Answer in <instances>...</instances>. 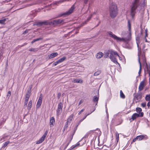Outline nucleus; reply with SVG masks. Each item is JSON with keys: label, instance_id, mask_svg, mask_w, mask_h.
Segmentation results:
<instances>
[{"label": "nucleus", "instance_id": "obj_34", "mask_svg": "<svg viewBox=\"0 0 150 150\" xmlns=\"http://www.w3.org/2000/svg\"><path fill=\"white\" fill-rule=\"evenodd\" d=\"M6 138L5 137H3L1 138H0V142H2L4 141V139Z\"/></svg>", "mask_w": 150, "mask_h": 150}, {"label": "nucleus", "instance_id": "obj_39", "mask_svg": "<svg viewBox=\"0 0 150 150\" xmlns=\"http://www.w3.org/2000/svg\"><path fill=\"white\" fill-rule=\"evenodd\" d=\"M42 38H37V39H34V40H35V41L36 42V41H38L42 40Z\"/></svg>", "mask_w": 150, "mask_h": 150}, {"label": "nucleus", "instance_id": "obj_5", "mask_svg": "<svg viewBox=\"0 0 150 150\" xmlns=\"http://www.w3.org/2000/svg\"><path fill=\"white\" fill-rule=\"evenodd\" d=\"M144 113L143 112H141V113H135L132 116L130 119L131 121H132L139 117H142L143 116Z\"/></svg>", "mask_w": 150, "mask_h": 150}, {"label": "nucleus", "instance_id": "obj_20", "mask_svg": "<svg viewBox=\"0 0 150 150\" xmlns=\"http://www.w3.org/2000/svg\"><path fill=\"white\" fill-rule=\"evenodd\" d=\"M66 57H63L60 59H59L58 60H57L58 63L59 64L63 62V61L65 60L66 59Z\"/></svg>", "mask_w": 150, "mask_h": 150}, {"label": "nucleus", "instance_id": "obj_26", "mask_svg": "<svg viewBox=\"0 0 150 150\" xmlns=\"http://www.w3.org/2000/svg\"><path fill=\"white\" fill-rule=\"evenodd\" d=\"M145 99L147 101H150V95H146L145 97Z\"/></svg>", "mask_w": 150, "mask_h": 150}, {"label": "nucleus", "instance_id": "obj_7", "mask_svg": "<svg viewBox=\"0 0 150 150\" xmlns=\"http://www.w3.org/2000/svg\"><path fill=\"white\" fill-rule=\"evenodd\" d=\"M48 132V130H47L42 137L38 141H37L36 144H39L42 143L45 140Z\"/></svg>", "mask_w": 150, "mask_h": 150}, {"label": "nucleus", "instance_id": "obj_64", "mask_svg": "<svg viewBox=\"0 0 150 150\" xmlns=\"http://www.w3.org/2000/svg\"><path fill=\"white\" fill-rule=\"evenodd\" d=\"M117 115H114V117H115V116H117Z\"/></svg>", "mask_w": 150, "mask_h": 150}, {"label": "nucleus", "instance_id": "obj_4", "mask_svg": "<svg viewBox=\"0 0 150 150\" xmlns=\"http://www.w3.org/2000/svg\"><path fill=\"white\" fill-rule=\"evenodd\" d=\"M139 0H135L132 3L131 7V15L133 17L136 13V10L138 7Z\"/></svg>", "mask_w": 150, "mask_h": 150}, {"label": "nucleus", "instance_id": "obj_51", "mask_svg": "<svg viewBox=\"0 0 150 150\" xmlns=\"http://www.w3.org/2000/svg\"><path fill=\"white\" fill-rule=\"evenodd\" d=\"M8 93L7 95V96H10L11 94V92L10 91H8Z\"/></svg>", "mask_w": 150, "mask_h": 150}, {"label": "nucleus", "instance_id": "obj_8", "mask_svg": "<svg viewBox=\"0 0 150 150\" xmlns=\"http://www.w3.org/2000/svg\"><path fill=\"white\" fill-rule=\"evenodd\" d=\"M42 94H40L37 104V108H39L40 107L42 103Z\"/></svg>", "mask_w": 150, "mask_h": 150}, {"label": "nucleus", "instance_id": "obj_16", "mask_svg": "<svg viewBox=\"0 0 150 150\" xmlns=\"http://www.w3.org/2000/svg\"><path fill=\"white\" fill-rule=\"evenodd\" d=\"M83 139V138H82V139H81L80 141L79 142L77 143L75 145H74L73 146H72L71 147V149H73L75 147H76L78 146H82L83 145V144H81L79 142H81V141Z\"/></svg>", "mask_w": 150, "mask_h": 150}, {"label": "nucleus", "instance_id": "obj_52", "mask_svg": "<svg viewBox=\"0 0 150 150\" xmlns=\"http://www.w3.org/2000/svg\"><path fill=\"white\" fill-rule=\"evenodd\" d=\"M143 61L144 63H146V61H145V57H144L143 58Z\"/></svg>", "mask_w": 150, "mask_h": 150}, {"label": "nucleus", "instance_id": "obj_40", "mask_svg": "<svg viewBox=\"0 0 150 150\" xmlns=\"http://www.w3.org/2000/svg\"><path fill=\"white\" fill-rule=\"evenodd\" d=\"M83 102V100H81L78 103V105H80Z\"/></svg>", "mask_w": 150, "mask_h": 150}, {"label": "nucleus", "instance_id": "obj_57", "mask_svg": "<svg viewBox=\"0 0 150 150\" xmlns=\"http://www.w3.org/2000/svg\"><path fill=\"white\" fill-rule=\"evenodd\" d=\"M147 36H148V33H145V35L144 37L145 38H146V37H147Z\"/></svg>", "mask_w": 150, "mask_h": 150}, {"label": "nucleus", "instance_id": "obj_38", "mask_svg": "<svg viewBox=\"0 0 150 150\" xmlns=\"http://www.w3.org/2000/svg\"><path fill=\"white\" fill-rule=\"evenodd\" d=\"M145 0H144V1L143 3L142 4H140L141 7H144L145 6Z\"/></svg>", "mask_w": 150, "mask_h": 150}, {"label": "nucleus", "instance_id": "obj_19", "mask_svg": "<svg viewBox=\"0 0 150 150\" xmlns=\"http://www.w3.org/2000/svg\"><path fill=\"white\" fill-rule=\"evenodd\" d=\"M32 103L33 101L32 100H30L29 101L27 106V109L28 110H30V109H31L32 107Z\"/></svg>", "mask_w": 150, "mask_h": 150}, {"label": "nucleus", "instance_id": "obj_58", "mask_svg": "<svg viewBox=\"0 0 150 150\" xmlns=\"http://www.w3.org/2000/svg\"><path fill=\"white\" fill-rule=\"evenodd\" d=\"M69 143H70L68 142V144H67V145L66 146V147H65V148H64V149H65L66 148H67V147L68 146V145L69 144Z\"/></svg>", "mask_w": 150, "mask_h": 150}, {"label": "nucleus", "instance_id": "obj_29", "mask_svg": "<svg viewBox=\"0 0 150 150\" xmlns=\"http://www.w3.org/2000/svg\"><path fill=\"white\" fill-rule=\"evenodd\" d=\"M101 71L100 70H98L95 72L94 74V76H97L99 75Z\"/></svg>", "mask_w": 150, "mask_h": 150}, {"label": "nucleus", "instance_id": "obj_36", "mask_svg": "<svg viewBox=\"0 0 150 150\" xmlns=\"http://www.w3.org/2000/svg\"><path fill=\"white\" fill-rule=\"evenodd\" d=\"M59 63H58L57 61H56L53 64V66H55L56 65H57V64H59Z\"/></svg>", "mask_w": 150, "mask_h": 150}, {"label": "nucleus", "instance_id": "obj_32", "mask_svg": "<svg viewBox=\"0 0 150 150\" xmlns=\"http://www.w3.org/2000/svg\"><path fill=\"white\" fill-rule=\"evenodd\" d=\"M116 138V140L117 142H118L119 140V134L118 133H116L115 134Z\"/></svg>", "mask_w": 150, "mask_h": 150}, {"label": "nucleus", "instance_id": "obj_24", "mask_svg": "<svg viewBox=\"0 0 150 150\" xmlns=\"http://www.w3.org/2000/svg\"><path fill=\"white\" fill-rule=\"evenodd\" d=\"M62 107L63 104L62 103L60 102L58 105V109L62 110Z\"/></svg>", "mask_w": 150, "mask_h": 150}, {"label": "nucleus", "instance_id": "obj_9", "mask_svg": "<svg viewBox=\"0 0 150 150\" xmlns=\"http://www.w3.org/2000/svg\"><path fill=\"white\" fill-rule=\"evenodd\" d=\"M142 96L140 94H137L134 97V99L136 100V102H138L142 98Z\"/></svg>", "mask_w": 150, "mask_h": 150}, {"label": "nucleus", "instance_id": "obj_2", "mask_svg": "<svg viewBox=\"0 0 150 150\" xmlns=\"http://www.w3.org/2000/svg\"><path fill=\"white\" fill-rule=\"evenodd\" d=\"M105 57L106 58L109 57L113 62L115 64L117 63L119 66L120 64L117 62V59L118 58L120 60H122L121 57H120L117 52L112 50L107 51L106 52V56Z\"/></svg>", "mask_w": 150, "mask_h": 150}, {"label": "nucleus", "instance_id": "obj_42", "mask_svg": "<svg viewBox=\"0 0 150 150\" xmlns=\"http://www.w3.org/2000/svg\"><path fill=\"white\" fill-rule=\"evenodd\" d=\"M84 120V119H83V118L81 119L79 121V122L78 124V125H77V127L78 126V125L81 123V122H82Z\"/></svg>", "mask_w": 150, "mask_h": 150}, {"label": "nucleus", "instance_id": "obj_28", "mask_svg": "<svg viewBox=\"0 0 150 150\" xmlns=\"http://www.w3.org/2000/svg\"><path fill=\"white\" fill-rule=\"evenodd\" d=\"M147 72L149 74V79H150V66L147 67Z\"/></svg>", "mask_w": 150, "mask_h": 150}, {"label": "nucleus", "instance_id": "obj_15", "mask_svg": "<svg viewBox=\"0 0 150 150\" xmlns=\"http://www.w3.org/2000/svg\"><path fill=\"white\" fill-rule=\"evenodd\" d=\"M103 55V53L101 52L98 53L96 55V57L97 59H100L102 57Z\"/></svg>", "mask_w": 150, "mask_h": 150}, {"label": "nucleus", "instance_id": "obj_30", "mask_svg": "<svg viewBox=\"0 0 150 150\" xmlns=\"http://www.w3.org/2000/svg\"><path fill=\"white\" fill-rule=\"evenodd\" d=\"M62 111V110L61 109H57V115L58 116H59L61 113Z\"/></svg>", "mask_w": 150, "mask_h": 150}, {"label": "nucleus", "instance_id": "obj_55", "mask_svg": "<svg viewBox=\"0 0 150 150\" xmlns=\"http://www.w3.org/2000/svg\"><path fill=\"white\" fill-rule=\"evenodd\" d=\"M137 140V139H136V138H134V139H133V142H135L136 141V140Z\"/></svg>", "mask_w": 150, "mask_h": 150}, {"label": "nucleus", "instance_id": "obj_59", "mask_svg": "<svg viewBox=\"0 0 150 150\" xmlns=\"http://www.w3.org/2000/svg\"><path fill=\"white\" fill-rule=\"evenodd\" d=\"M35 42V40L34 39L31 42V43L32 44H33V43H34V42Z\"/></svg>", "mask_w": 150, "mask_h": 150}, {"label": "nucleus", "instance_id": "obj_10", "mask_svg": "<svg viewBox=\"0 0 150 150\" xmlns=\"http://www.w3.org/2000/svg\"><path fill=\"white\" fill-rule=\"evenodd\" d=\"M145 82L144 81H142L141 82L139 86V90L140 91L142 90L144 88L145 86Z\"/></svg>", "mask_w": 150, "mask_h": 150}, {"label": "nucleus", "instance_id": "obj_45", "mask_svg": "<svg viewBox=\"0 0 150 150\" xmlns=\"http://www.w3.org/2000/svg\"><path fill=\"white\" fill-rule=\"evenodd\" d=\"M27 101H24V106L26 107L27 106V105L28 103Z\"/></svg>", "mask_w": 150, "mask_h": 150}, {"label": "nucleus", "instance_id": "obj_25", "mask_svg": "<svg viewBox=\"0 0 150 150\" xmlns=\"http://www.w3.org/2000/svg\"><path fill=\"white\" fill-rule=\"evenodd\" d=\"M6 19L4 18L3 19L0 20V24L4 25L5 24V22L6 21Z\"/></svg>", "mask_w": 150, "mask_h": 150}, {"label": "nucleus", "instance_id": "obj_23", "mask_svg": "<svg viewBox=\"0 0 150 150\" xmlns=\"http://www.w3.org/2000/svg\"><path fill=\"white\" fill-rule=\"evenodd\" d=\"M120 96L121 98H125V95L123 93L122 90H120Z\"/></svg>", "mask_w": 150, "mask_h": 150}, {"label": "nucleus", "instance_id": "obj_13", "mask_svg": "<svg viewBox=\"0 0 150 150\" xmlns=\"http://www.w3.org/2000/svg\"><path fill=\"white\" fill-rule=\"evenodd\" d=\"M72 81L74 83H83L82 80L81 79H74Z\"/></svg>", "mask_w": 150, "mask_h": 150}, {"label": "nucleus", "instance_id": "obj_31", "mask_svg": "<svg viewBox=\"0 0 150 150\" xmlns=\"http://www.w3.org/2000/svg\"><path fill=\"white\" fill-rule=\"evenodd\" d=\"M9 143V141H8L5 142L3 144L4 145L2 146V148L6 147V146Z\"/></svg>", "mask_w": 150, "mask_h": 150}, {"label": "nucleus", "instance_id": "obj_44", "mask_svg": "<svg viewBox=\"0 0 150 150\" xmlns=\"http://www.w3.org/2000/svg\"><path fill=\"white\" fill-rule=\"evenodd\" d=\"M61 94L60 93H59L57 95V97L58 99H59L61 96Z\"/></svg>", "mask_w": 150, "mask_h": 150}, {"label": "nucleus", "instance_id": "obj_48", "mask_svg": "<svg viewBox=\"0 0 150 150\" xmlns=\"http://www.w3.org/2000/svg\"><path fill=\"white\" fill-rule=\"evenodd\" d=\"M70 123H67V122L65 124V127L67 128L68 126V125Z\"/></svg>", "mask_w": 150, "mask_h": 150}, {"label": "nucleus", "instance_id": "obj_60", "mask_svg": "<svg viewBox=\"0 0 150 150\" xmlns=\"http://www.w3.org/2000/svg\"><path fill=\"white\" fill-rule=\"evenodd\" d=\"M147 29H146V30H145V33H147Z\"/></svg>", "mask_w": 150, "mask_h": 150}, {"label": "nucleus", "instance_id": "obj_54", "mask_svg": "<svg viewBox=\"0 0 150 150\" xmlns=\"http://www.w3.org/2000/svg\"><path fill=\"white\" fill-rule=\"evenodd\" d=\"M69 0H61L60 1V2H63L64 1H68Z\"/></svg>", "mask_w": 150, "mask_h": 150}, {"label": "nucleus", "instance_id": "obj_1", "mask_svg": "<svg viewBox=\"0 0 150 150\" xmlns=\"http://www.w3.org/2000/svg\"><path fill=\"white\" fill-rule=\"evenodd\" d=\"M128 31H123L121 34L122 36V38H120L113 34L112 32H110L108 33V35L109 37L112 38L115 40L117 42H127L130 40L131 38V23L129 20L128 21Z\"/></svg>", "mask_w": 150, "mask_h": 150}, {"label": "nucleus", "instance_id": "obj_37", "mask_svg": "<svg viewBox=\"0 0 150 150\" xmlns=\"http://www.w3.org/2000/svg\"><path fill=\"white\" fill-rule=\"evenodd\" d=\"M44 22H39L37 23L36 25H41L43 24Z\"/></svg>", "mask_w": 150, "mask_h": 150}, {"label": "nucleus", "instance_id": "obj_56", "mask_svg": "<svg viewBox=\"0 0 150 150\" xmlns=\"http://www.w3.org/2000/svg\"><path fill=\"white\" fill-rule=\"evenodd\" d=\"M88 1V0H84V3L85 4H86Z\"/></svg>", "mask_w": 150, "mask_h": 150}, {"label": "nucleus", "instance_id": "obj_11", "mask_svg": "<svg viewBox=\"0 0 150 150\" xmlns=\"http://www.w3.org/2000/svg\"><path fill=\"white\" fill-rule=\"evenodd\" d=\"M55 123V120L54 117H52L50 118V127H53Z\"/></svg>", "mask_w": 150, "mask_h": 150}, {"label": "nucleus", "instance_id": "obj_61", "mask_svg": "<svg viewBox=\"0 0 150 150\" xmlns=\"http://www.w3.org/2000/svg\"><path fill=\"white\" fill-rule=\"evenodd\" d=\"M87 115H86L85 116V117H84V118H83V119H85L86 118V117H87Z\"/></svg>", "mask_w": 150, "mask_h": 150}, {"label": "nucleus", "instance_id": "obj_6", "mask_svg": "<svg viewBox=\"0 0 150 150\" xmlns=\"http://www.w3.org/2000/svg\"><path fill=\"white\" fill-rule=\"evenodd\" d=\"M75 7L74 5H73L68 11L65 13L62 14L61 16H68L71 14L74 11Z\"/></svg>", "mask_w": 150, "mask_h": 150}, {"label": "nucleus", "instance_id": "obj_18", "mask_svg": "<svg viewBox=\"0 0 150 150\" xmlns=\"http://www.w3.org/2000/svg\"><path fill=\"white\" fill-rule=\"evenodd\" d=\"M98 99H99L98 97L97 96H94L93 97V102L94 103H95V102L96 103V104L95 105V106H96V105H97L98 102Z\"/></svg>", "mask_w": 150, "mask_h": 150}, {"label": "nucleus", "instance_id": "obj_14", "mask_svg": "<svg viewBox=\"0 0 150 150\" xmlns=\"http://www.w3.org/2000/svg\"><path fill=\"white\" fill-rule=\"evenodd\" d=\"M140 54V53H138V57H139L138 60H139V65H140L139 69V72H138V74H139V76L140 75V74H141V70H142L141 64V62H140V57H139V54Z\"/></svg>", "mask_w": 150, "mask_h": 150}, {"label": "nucleus", "instance_id": "obj_17", "mask_svg": "<svg viewBox=\"0 0 150 150\" xmlns=\"http://www.w3.org/2000/svg\"><path fill=\"white\" fill-rule=\"evenodd\" d=\"M74 116L73 114H71L69 117L67 119V123H70L73 118Z\"/></svg>", "mask_w": 150, "mask_h": 150}, {"label": "nucleus", "instance_id": "obj_22", "mask_svg": "<svg viewBox=\"0 0 150 150\" xmlns=\"http://www.w3.org/2000/svg\"><path fill=\"white\" fill-rule=\"evenodd\" d=\"M144 137V136L143 135H141L137 137L136 139H137L138 141H140L143 139Z\"/></svg>", "mask_w": 150, "mask_h": 150}, {"label": "nucleus", "instance_id": "obj_21", "mask_svg": "<svg viewBox=\"0 0 150 150\" xmlns=\"http://www.w3.org/2000/svg\"><path fill=\"white\" fill-rule=\"evenodd\" d=\"M63 20L62 19H58L54 21V23L57 24H59L62 23Z\"/></svg>", "mask_w": 150, "mask_h": 150}, {"label": "nucleus", "instance_id": "obj_41", "mask_svg": "<svg viewBox=\"0 0 150 150\" xmlns=\"http://www.w3.org/2000/svg\"><path fill=\"white\" fill-rule=\"evenodd\" d=\"M84 109H83L82 110H81L78 113V114L79 115H80L81 114L82 112H83L84 111Z\"/></svg>", "mask_w": 150, "mask_h": 150}, {"label": "nucleus", "instance_id": "obj_53", "mask_svg": "<svg viewBox=\"0 0 150 150\" xmlns=\"http://www.w3.org/2000/svg\"><path fill=\"white\" fill-rule=\"evenodd\" d=\"M2 55H0V62H1L2 61Z\"/></svg>", "mask_w": 150, "mask_h": 150}, {"label": "nucleus", "instance_id": "obj_49", "mask_svg": "<svg viewBox=\"0 0 150 150\" xmlns=\"http://www.w3.org/2000/svg\"><path fill=\"white\" fill-rule=\"evenodd\" d=\"M147 106L149 107L150 106V101H149V102H148V103L147 104Z\"/></svg>", "mask_w": 150, "mask_h": 150}, {"label": "nucleus", "instance_id": "obj_63", "mask_svg": "<svg viewBox=\"0 0 150 150\" xmlns=\"http://www.w3.org/2000/svg\"><path fill=\"white\" fill-rule=\"evenodd\" d=\"M145 41L147 42V40L146 38H145Z\"/></svg>", "mask_w": 150, "mask_h": 150}, {"label": "nucleus", "instance_id": "obj_33", "mask_svg": "<svg viewBox=\"0 0 150 150\" xmlns=\"http://www.w3.org/2000/svg\"><path fill=\"white\" fill-rule=\"evenodd\" d=\"M30 96V93L28 92L26 94L25 97L26 98H29Z\"/></svg>", "mask_w": 150, "mask_h": 150}, {"label": "nucleus", "instance_id": "obj_62", "mask_svg": "<svg viewBox=\"0 0 150 150\" xmlns=\"http://www.w3.org/2000/svg\"><path fill=\"white\" fill-rule=\"evenodd\" d=\"M106 112L107 113V114L108 111H107V108H106Z\"/></svg>", "mask_w": 150, "mask_h": 150}, {"label": "nucleus", "instance_id": "obj_43", "mask_svg": "<svg viewBox=\"0 0 150 150\" xmlns=\"http://www.w3.org/2000/svg\"><path fill=\"white\" fill-rule=\"evenodd\" d=\"M73 137V135H72L71 137L69 138V142L70 143L71 141L72 140Z\"/></svg>", "mask_w": 150, "mask_h": 150}, {"label": "nucleus", "instance_id": "obj_46", "mask_svg": "<svg viewBox=\"0 0 150 150\" xmlns=\"http://www.w3.org/2000/svg\"><path fill=\"white\" fill-rule=\"evenodd\" d=\"M92 16V15H91V16H90V17H89L87 19V21H89V20H90V19L91 18V17Z\"/></svg>", "mask_w": 150, "mask_h": 150}, {"label": "nucleus", "instance_id": "obj_35", "mask_svg": "<svg viewBox=\"0 0 150 150\" xmlns=\"http://www.w3.org/2000/svg\"><path fill=\"white\" fill-rule=\"evenodd\" d=\"M141 106L143 108H144L146 106V103H142L141 104Z\"/></svg>", "mask_w": 150, "mask_h": 150}, {"label": "nucleus", "instance_id": "obj_50", "mask_svg": "<svg viewBox=\"0 0 150 150\" xmlns=\"http://www.w3.org/2000/svg\"><path fill=\"white\" fill-rule=\"evenodd\" d=\"M29 98H25V101H24L28 102V101L29 100Z\"/></svg>", "mask_w": 150, "mask_h": 150}, {"label": "nucleus", "instance_id": "obj_12", "mask_svg": "<svg viewBox=\"0 0 150 150\" xmlns=\"http://www.w3.org/2000/svg\"><path fill=\"white\" fill-rule=\"evenodd\" d=\"M58 54L57 53V52H54L48 55V57H49V59H51L53 58H54L56 56L58 55Z\"/></svg>", "mask_w": 150, "mask_h": 150}, {"label": "nucleus", "instance_id": "obj_47", "mask_svg": "<svg viewBox=\"0 0 150 150\" xmlns=\"http://www.w3.org/2000/svg\"><path fill=\"white\" fill-rule=\"evenodd\" d=\"M35 49H34V48H31V49H30L29 50V51H35Z\"/></svg>", "mask_w": 150, "mask_h": 150}, {"label": "nucleus", "instance_id": "obj_3", "mask_svg": "<svg viewBox=\"0 0 150 150\" xmlns=\"http://www.w3.org/2000/svg\"><path fill=\"white\" fill-rule=\"evenodd\" d=\"M110 14L111 17L114 18L118 13L117 6L115 3H111L109 6Z\"/></svg>", "mask_w": 150, "mask_h": 150}, {"label": "nucleus", "instance_id": "obj_27", "mask_svg": "<svg viewBox=\"0 0 150 150\" xmlns=\"http://www.w3.org/2000/svg\"><path fill=\"white\" fill-rule=\"evenodd\" d=\"M136 111L137 112L139 113H141L142 112V110L140 108H137L136 109Z\"/></svg>", "mask_w": 150, "mask_h": 150}]
</instances>
